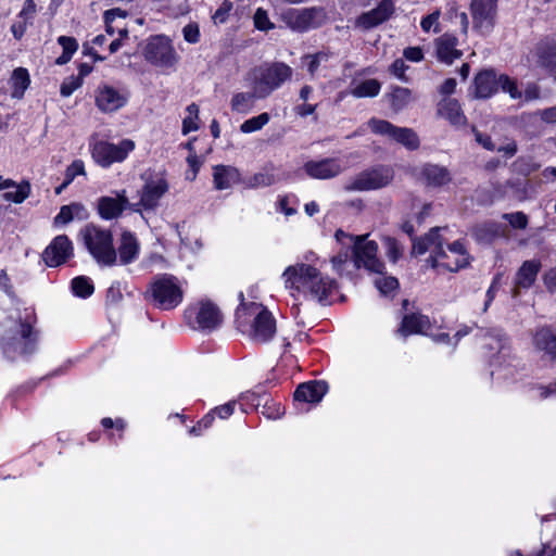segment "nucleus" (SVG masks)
<instances>
[{"instance_id":"1","label":"nucleus","mask_w":556,"mask_h":556,"mask_svg":"<svg viewBox=\"0 0 556 556\" xmlns=\"http://www.w3.org/2000/svg\"><path fill=\"white\" fill-rule=\"evenodd\" d=\"M439 231L440 228L434 227L425 237L414 240L413 253L421 255L429 251L427 263L432 268L442 267L450 271H457L468 266L470 257L465 244L457 240L447 243L444 248L445 241Z\"/></svg>"},{"instance_id":"2","label":"nucleus","mask_w":556,"mask_h":556,"mask_svg":"<svg viewBox=\"0 0 556 556\" xmlns=\"http://www.w3.org/2000/svg\"><path fill=\"white\" fill-rule=\"evenodd\" d=\"M282 279L286 289L290 290L293 296L295 293H302L319 302L325 301L331 294L336 285L334 280L305 263L288 266L282 273Z\"/></svg>"},{"instance_id":"3","label":"nucleus","mask_w":556,"mask_h":556,"mask_svg":"<svg viewBox=\"0 0 556 556\" xmlns=\"http://www.w3.org/2000/svg\"><path fill=\"white\" fill-rule=\"evenodd\" d=\"M238 329L255 343H266L276 333V320L271 313L257 303L243 304L237 309Z\"/></svg>"},{"instance_id":"4","label":"nucleus","mask_w":556,"mask_h":556,"mask_svg":"<svg viewBox=\"0 0 556 556\" xmlns=\"http://www.w3.org/2000/svg\"><path fill=\"white\" fill-rule=\"evenodd\" d=\"M146 294L152 305L161 311H172L184 300V290L178 278L168 274L155 276Z\"/></svg>"},{"instance_id":"5","label":"nucleus","mask_w":556,"mask_h":556,"mask_svg":"<svg viewBox=\"0 0 556 556\" xmlns=\"http://www.w3.org/2000/svg\"><path fill=\"white\" fill-rule=\"evenodd\" d=\"M85 247L93 258L101 265L112 266L116 263L117 253L110 230L94 224H88L79 231Z\"/></svg>"},{"instance_id":"6","label":"nucleus","mask_w":556,"mask_h":556,"mask_svg":"<svg viewBox=\"0 0 556 556\" xmlns=\"http://www.w3.org/2000/svg\"><path fill=\"white\" fill-rule=\"evenodd\" d=\"M185 319L192 329L201 331H213L223 323V314L218 306L210 300H202L199 303L186 308Z\"/></svg>"},{"instance_id":"7","label":"nucleus","mask_w":556,"mask_h":556,"mask_svg":"<svg viewBox=\"0 0 556 556\" xmlns=\"http://www.w3.org/2000/svg\"><path fill=\"white\" fill-rule=\"evenodd\" d=\"M136 148L131 139H123L118 143L97 140L90 146L93 161L101 167L108 168L114 163L124 162Z\"/></svg>"},{"instance_id":"8","label":"nucleus","mask_w":556,"mask_h":556,"mask_svg":"<svg viewBox=\"0 0 556 556\" xmlns=\"http://www.w3.org/2000/svg\"><path fill=\"white\" fill-rule=\"evenodd\" d=\"M292 68L282 62H275L260 67L255 76V90L258 99L268 97L274 90L278 89L285 81L291 79Z\"/></svg>"},{"instance_id":"9","label":"nucleus","mask_w":556,"mask_h":556,"mask_svg":"<svg viewBox=\"0 0 556 556\" xmlns=\"http://www.w3.org/2000/svg\"><path fill=\"white\" fill-rule=\"evenodd\" d=\"M394 179L391 166L378 165L357 174L345 186L348 192L377 190L389 186Z\"/></svg>"},{"instance_id":"10","label":"nucleus","mask_w":556,"mask_h":556,"mask_svg":"<svg viewBox=\"0 0 556 556\" xmlns=\"http://www.w3.org/2000/svg\"><path fill=\"white\" fill-rule=\"evenodd\" d=\"M143 56L149 63L160 67H172L178 60L172 41L162 35L150 37L147 40Z\"/></svg>"},{"instance_id":"11","label":"nucleus","mask_w":556,"mask_h":556,"mask_svg":"<svg viewBox=\"0 0 556 556\" xmlns=\"http://www.w3.org/2000/svg\"><path fill=\"white\" fill-rule=\"evenodd\" d=\"M281 20L292 30L303 33L319 27L326 14L320 8L288 9L281 14Z\"/></svg>"},{"instance_id":"12","label":"nucleus","mask_w":556,"mask_h":556,"mask_svg":"<svg viewBox=\"0 0 556 556\" xmlns=\"http://www.w3.org/2000/svg\"><path fill=\"white\" fill-rule=\"evenodd\" d=\"M368 126L374 134L386 136L408 150H416L419 147V138L412 128L397 127L388 121L376 117L368 121Z\"/></svg>"},{"instance_id":"13","label":"nucleus","mask_w":556,"mask_h":556,"mask_svg":"<svg viewBox=\"0 0 556 556\" xmlns=\"http://www.w3.org/2000/svg\"><path fill=\"white\" fill-rule=\"evenodd\" d=\"M128 100L125 90L117 89L106 83L100 84L94 90V102L103 113H112L122 109Z\"/></svg>"},{"instance_id":"14","label":"nucleus","mask_w":556,"mask_h":556,"mask_svg":"<svg viewBox=\"0 0 556 556\" xmlns=\"http://www.w3.org/2000/svg\"><path fill=\"white\" fill-rule=\"evenodd\" d=\"M378 244L375 241H365L363 237H356L353 254L356 267L364 266L371 273L381 274L383 264L377 258Z\"/></svg>"},{"instance_id":"15","label":"nucleus","mask_w":556,"mask_h":556,"mask_svg":"<svg viewBox=\"0 0 556 556\" xmlns=\"http://www.w3.org/2000/svg\"><path fill=\"white\" fill-rule=\"evenodd\" d=\"M73 255V245L67 236L55 237L42 252V260L49 267L65 263Z\"/></svg>"},{"instance_id":"16","label":"nucleus","mask_w":556,"mask_h":556,"mask_svg":"<svg viewBox=\"0 0 556 556\" xmlns=\"http://www.w3.org/2000/svg\"><path fill=\"white\" fill-rule=\"evenodd\" d=\"M168 184L162 176H155L147 180L140 195V202L132 206L134 211H138L136 206H142L144 210H153L157 206L160 199L167 192Z\"/></svg>"},{"instance_id":"17","label":"nucleus","mask_w":556,"mask_h":556,"mask_svg":"<svg viewBox=\"0 0 556 556\" xmlns=\"http://www.w3.org/2000/svg\"><path fill=\"white\" fill-rule=\"evenodd\" d=\"M303 169L313 179H331L339 176L344 170V166L339 159L327 157L318 161H307Z\"/></svg>"},{"instance_id":"18","label":"nucleus","mask_w":556,"mask_h":556,"mask_svg":"<svg viewBox=\"0 0 556 556\" xmlns=\"http://www.w3.org/2000/svg\"><path fill=\"white\" fill-rule=\"evenodd\" d=\"M394 13L392 0H381L377 8L361 14L355 25L362 29L374 28L390 18Z\"/></svg>"},{"instance_id":"19","label":"nucleus","mask_w":556,"mask_h":556,"mask_svg":"<svg viewBox=\"0 0 556 556\" xmlns=\"http://www.w3.org/2000/svg\"><path fill=\"white\" fill-rule=\"evenodd\" d=\"M131 206L127 197L126 191L122 190L116 192V197H101L98 200V213L103 219H115L118 218L124 210Z\"/></svg>"},{"instance_id":"20","label":"nucleus","mask_w":556,"mask_h":556,"mask_svg":"<svg viewBox=\"0 0 556 556\" xmlns=\"http://www.w3.org/2000/svg\"><path fill=\"white\" fill-rule=\"evenodd\" d=\"M470 10L476 27L490 30L496 15V0H472Z\"/></svg>"},{"instance_id":"21","label":"nucleus","mask_w":556,"mask_h":556,"mask_svg":"<svg viewBox=\"0 0 556 556\" xmlns=\"http://www.w3.org/2000/svg\"><path fill=\"white\" fill-rule=\"evenodd\" d=\"M418 179L427 187L439 188L450 184L452 175L444 166L427 163L420 168Z\"/></svg>"},{"instance_id":"22","label":"nucleus","mask_w":556,"mask_h":556,"mask_svg":"<svg viewBox=\"0 0 556 556\" xmlns=\"http://www.w3.org/2000/svg\"><path fill=\"white\" fill-rule=\"evenodd\" d=\"M435 54L440 62L451 64L454 60L462 56V51L457 49L458 39L452 34H443L434 40Z\"/></svg>"},{"instance_id":"23","label":"nucleus","mask_w":556,"mask_h":556,"mask_svg":"<svg viewBox=\"0 0 556 556\" xmlns=\"http://www.w3.org/2000/svg\"><path fill=\"white\" fill-rule=\"evenodd\" d=\"M328 391V384L325 381H309L301 383L295 392L294 400L305 403H318Z\"/></svg>"},{"instance_id":"24","label":"nucleus","mask_w":556,"mask_h":556,"mask_svg":"<svg viewBox=\"0 0 556 556\" xmlns=\"http://www.w3.org/2000/svg\"><path fill=\"white\" fill-rule=\"evenodd\" d=\"M431 329V323L428 316L422 314H406L399 328V333L403 337L409 334H424Z\"/></svg>"},{"instance_id":"25","label":"nucleus","mask_w":556,"mask_h":556,"mask_svg":"<svg viewBox=\"0 0 556 556\" xmlns=\"http://www.w3.org/2000/svg\"><path fill=\"white\" fill-rule=\"evenodd\" d=\"M535 65L547 70L556 77V46L548 42H540L533 54Z\"/></svg>"},{"instance_id":"26","label":"nucleus","mask_w":556,"mask_h":556,"mask_svg":"<svg viewBox=\"0 0 556 556\" xmlns=\"http://www.w3.org/2000/svg\"><path fill=\"white\" fill-rule=\"evenodd\" d=\"M541 269V263L536 260L525 261L515 277V295L517 289H529L535 281Z\"/></svg>"},{"instance_id":"27","label":"nucleus","mask_w":556,"mask_h":556,"mask_svg":"<svg viewBox=\"0 0 556 556\" xmlns=\"http://www.w3.org/2000/svg\"><path fill=\"white\" fill-rule=\"evenodd\" d=\"M533 345L549 359H556V334L547 327L540 328L533 334Z\"/></svg>"},{"instance_id":"28","label":"nucleus","mask_w":556,"mask_h":556,"mask_svg":"<svg viewBox=\"0 0 556 556\" xmlns=\"http://www.w3.org/2000/svg\"><path fill=\"white\" fill-rule=\"evenodd\" d=\"M438 114L455 127L464 126L467 122L459 103L454 99H443L438 104Z\"/></svg>"},{"instance_id":"29","label":"nucleus","mask_w":556,"mask_h":556,"mask_svg":"<svg viewBox=\"0 0 556 556\" xmlns=\"http://www.w3.org/2000/svg\"><path fill=\"white\" fill-rule=\"evenodd\" d=\"M498 87V78L494 71L485 70L475 77V91L478 98H489L496 92Z\"/></svg>"},{"instance_id":"30","label":"nucleus","mask_w":556,"mask_h":556,"mask_svg":"<svg viewBox=\"0 0 556 556\" xmlns=\"http://www.w3.org/2000/svg\"><path fill=\"white\" fill-rule=\"evenodd\" d=\"M239 170L236 167L227 165H215L213 167V181L217 190L231 188L239 181Z\"/></svg>"},{"instance_id":"31","label":"nucleus","mask_w":556,"mask_h":556,"mask_svg":"<svg viewBox=\"0 0 556 556\" xmlns=\"http://www.w3.org/2000/svg\"><path fill=\"white\" fill-rule=\"evenodd\" d=\"M117 252L122 264L126 265L134 262L139 253V243L137 238L131 232H123Z\"/></svg>"},{"instance_id":"32","label":"nucleus","mask_w":556,"mask_h":556,"mask_svg":"<svg viewBox=\"0 0 556 556\" xmlns=\"http://www.w3.org/2000/svg\"><path fill=\"white\" fill-rule=\"evenodd\" d=\"M74 217H86V208L80 203H71L63 205L59 214L54 217L55 225H66L74 219Z\"/></svg>"},{"instance_id":"33","label":"nucleus","mask_w":556,"mask_h":556,"mask_svg":"<svg viewBox=\"0 0 556 556\" xmlns=\"http://www.w3.org/2000/svg\"><path fill=\"white\" fill-rule=\"evenodd\" d=\"M381 89V84L375 79H366L353 87L350 93L355 98L376 97Z\"/></svg>"},{"instance_id":"34","label":"nucleus","mask_w":556,"mask_h":556,"mask_svg":"<svg viewBox=\"0 0 556 556\" xmlns=\"http://www.w3.org/2000/svg\"><path fill=\"white\" fill-rule=\"evenodd\" d=\"M258 98L255 86L252 92H239L231 99V109L238 113H248L254 105V99Z\"/></svg>"},{"instance_id":"35","label":"nucleus","mask_w":556,"mask_h":556,"mask_svg":"<svg viewBox=\"0 0 556 556\" xmlns=\"http://www.w3.org/2000/svg\"><path fill=\"white\" fill-rule=\"evenodd\" d=\"M30 79L27 70L23 67L15 68L11 76V84L13 87L12 96L15 98H22L24 91L29 86Z\"/></svg>"},{"instance_id":"36","label":"nucleus","mask_w":556,"mask_h":556,"mask_svg":"<svg viewBox=\"0 0 556 556\" xmlns=\"http://www.w3.org/2000/svg\"><path fill=\"white\" fill-rule=\"evenodd\" d=\"M391 108L401 111L413 100L412 91L404 87H394L389 94Z\"/></svg>"},{"instance_id":"37","label":"nucleus","mask_w":556,"mask_h":556,"mask_svg":"<svg viewBox=\"0 0 556 556\" xmlns=\"http://www.w3.org/2000/svg\"><path fill=\"white\" fill-rule=\"evenodd\" d=\"M270 119L268 113H262L250 119H247L240 125V130L244 134H250L262 129Z\"/></svg>"},{"instance_id":"38","label":"nucleus","mask_w":556,"mask_h":556,"mask_svg":"<svg viewBox=\"0 0 556 556\" xmlns=\"http://www.w3.org/2000/svg\"><path fill=\"white\" fill-rule=\"evenodd\" d=\"M73 292L80 296L87 298L93 293V286L89 278L79 276L72 280Z\"/></svg>"},{"instance_id":"39","label":"nucleus","mask_w":556,"mask_h":556,"mask_svg":"<svg viewBox=\"0 0 556 556\" xmlns=\"http://www.w3.org/2000/svg\"><path fill=\"white\" fill-rule=\"evenodd\" d=\"M329 59V54L327 52L320 51L315 54H307L302 58V61L306 64L308 73L313 76L317 72L320 63L323 61H327Z\"/></svg>"},{"instance_id":"40","label":"nucleus","mask_w":556,"mask_h":556,"mask_svg":"<svg viewBox=\"0 0 556 556\" xmlns=\"http://www.w3.org/2000/svg\"><path fill=\"white\" fill-rule=\"evenodd\" d=\"M29 193L30 185L29 182L25 181L15 186L14 191L5 192L4 198L15 203H22L29 195Z\"/></svg>"},{"instance_id":"41","label":"nucleus","mask_w":556,"mask_h":556,"mask_svg":"<svg viewBox=\"0 0 556 556\" xmlns=\"http://www.w3.org/2000/svg\"><path fill=\"white\" fill-rule=\"evenodd\" d=\"M275 182V177L269 173H257L254 174L247 180V186L249 188H258V187H267Z\"/></svg>"},{"instance_id":"42","label":"nucleus","mask_w":556,"mask_h":556,"mask_svg":"<svg viewBox=\"0 0 556 556\" xmlns=\"http://www.w3.org/2000/svg\"><path fill=\"white\" fill-rule=\"evenodd\" d=\"M375 286L387 295L399 287V281L394 277L380 276L375 279Z\"/></svg>"},{"instance_id":"43","label":"nucleus","mask_w":556,"mask_h":556,"mask_svg":"<svg viewBox=\"0 0 556 556\" xmlns=\"http://www.w3.org/2000/svg\"><path fill=\"white\" fill-rule=\"evenodd\" d=\"M498 86H501L503 91L508 92L513 99H519L522 96L518 90L516 81L506 75L498 77Z\"/></svg>"},{"instance_id":"44","label":"nucleus","mask_w":556,"mask_h":556,"mask_svg":"<svg viewBox=\"0 0 556 556\" xmlns=\"http://www.w3.org/2000/svg\"><path fill=\"white\" fill-rule=\"evenodd\" d=\"M503 218L515 229H526L528 226V216L522 212L504 214Z\"/></svg>"},{"instance_id":"45","label":"nucleus","mask_w":556,"mask_h":556,"mask_svg":"<svg viewBox=\"0 0 556 556\" xmlns=\"http://www.w3.org/2000/svg\"><path fill=\"white\" fill-rule=\"evenodd\" d=\"M81 77L72 75L64 79L61 85L60 92L63 97H70L76 89L81 86Z\"/></svg>"},{"instance_id":"46","label":"nucleus","mask_w":556,"mask_h":556,"mask_svg":"<svg viewBox=\"0 0 556 556\" xmlns=\"http://www.w3.org/2000/svg\"><path fill=\"white\" fill-rule=\"evenodd\" d=\"M78 175H86L85 165L81 160H75L65 169L66 184H71Z\"/></svg>"},{"instance_id":"47","label":"nucleus","mask_w":556,"mask_h":556,"mask_svg":"<svg viewBox=\"0 0 556 556\" xmlns=\"http://www.w3.org/2000/svg\"><path fill=\"white\" fill-rule=\"evenodd\" d=\"M231 10L232 2L225 0L212 16L214 24H224L227 21Z\"/></svg>"},{"instance_id":"48","label":"nucleus","mask_w":556,"mask_h":556,"mask_svg":"<svg viewBox=\"0 0 556 556\" xmlns=\"http://www.w3.org/2000/svg\"><path fill=\"white\" fill-rule=\"evenodd\" d=\"M255 27L260 30H269L274 28V24L270 23L267 12L263 9H257L254 14Z\"/></svg>"},{"instance_id":"49","label":"nucleus","mask_w":556,"mask_h":556,"mask_svg":"<svg viewBox=\"0 0 556 556\" xmlns=\"http://www.w3.org/2000/svg\"><path fill=\"white\" fill-rule=\"evenodd\" d=\"M182 35L187 42L197 43L200 40V29L197 23H189L182 28Z\"/></svg>"},{"instance_id":"50","label":"nucleus","mask_w":556,"mask_h":556,"mask_svg":"<svg viewBox=\"0 0 556 556\" xmlns=\"http://www.w3.org/2000/svg\"><path fill=\"white\" fill-rule=\"evenodd\" d=\"M20 334L23 339L27 340V343L25 344L23 353L31 352L33 346H29V344L36 340V338L31 339V336L34 334V329H33L31 325L27 324V323H21L20 324Z\"/></svg>"},{"instance_id":"51","label":"nucleus","mask_w":556,"mask_h":556,"mask_svg":"<svg viewBox=\"0 0 556 556\" xmlns=\"http://www.w3.org/2000/svg\"><path fill=\"white\" fill-rule=\"evenodd\" d=\"M439 17H440V11H435L427 16H425L421 20L420 26L424 31L429 33L430 29L434 26V33H438V26H439Z\"/></svg>"},{"instance_id":"52","label":"nucleus","mask_w":556,"mask_h":556,"mask_svg":"<svg viewBox=\"0 0 556 556\" xmlns=\"http://www.w3.org/2000/svg\"><path fill=\"white\" fill-rule=\"evenodd\" d=\"M187 163L191 169V174L189 172H187L186 178L189 180H194L197 177V174L202 165V162L200 161L197 153L193 152V153H189V155L187 157Z\"/></svg>"},{"instance_id":"53","label":"nucleus","mask_w":556,"mask_h":556,"mask_svg":"<svg viewBox=\"0 0 556 556\" xmlns=\"http://www.w3.org/2000/svg\"><path fill=\"white\" fill-rule=\"evenodd\" d=\"M58 42L66 53L74 54L78 49L77 40L74 37L60 36Z\"/></svg>"},{"instance_id":"54","label":"nucleus","mask_w":556,"mask_h":556,"mask_svg":"<svg viewBox=\"0 0 556 556\" xmlns=\"http://www.w3.org/2000/svg\"><path fill=\"white\" fill-rule=\"evenodd\" d=\"M408 66L402 59H396L390 66V72L403 81H407L408 78L405 76V71Z\"/></svg>"},{"instance_id":"55","label":"nucleus","mask_w":556,"mask_h":556,"mask_svg":"<svg viewBox=\"0 0 556 556\" xmlns=\"http://www.w3.org/2000/svg\"><path fill=\"white\" fill-rule=\"evenodd\" d=\"M403 55L410 62H420L424 59V51L420 47H408L404 49Z\"/></svg>"},{"instance_id":"56","label":"nucleus","mask_w":556,"mask_h":556,"mask_svg":"<svg viewBox=\"0 0 556 556\" xmlns=\"http://www.w3.org/2000/svg\"><path fill=\"white\" fill-rule=\"evenodd\" d=\"M543 281L548 292L556 293V267L544 274Z\"/></svg>"},{"instance_id":"57","label":"nucleus","mask_w":556,"mask_h":556,"mask_svg":"<svg viewBox=\"0 0 556 556\" xmlns=\"http://www.w3.org/2000/svg\"><path fill=\"white\" fill-rule=\"evenodd\" d=\"M116 15H123L122 11L119 9H113L110 11H106L104 14L105 25H106V33L110 36H113L115 34V29L112 26V23Z\"/></svg>"},{"instance_id":"58","label":"nucleus","mask_w":556,"mask_h":556,"mask_svg":"<svg viewBox=\"0 0 556 556\" xmlns=\"http://www.w3.org/2000/svg\"><path fill=\"white\" fill-rule=\"evenodd\" d=\"M235 407H236V402L231 401V402H228L224 405L216 407L212 412L214 415L217 414L220 418H227L230 415H232Z\"/></svg>"},{"instance_id":"59","label":"nucleus","mask_w":556,"mask_h":556,"mask_svg":"<svg viewBox=\"0 0 556 556\" xmlns=\"http://www.w3.org/2000/svg\"><path fill=\"white\" fill-rule=\"evenodd\" d=\"M36 13V3L34 0H26L24 2L23 9L20 12L18 16L26 21L27 18H31Z\"/></svg>"},{"instance_id":"60","label":"nucleus","mask_w":556,"mask_h":556,"mask_svg":"<svg viewBox=\"0 0 556 556\" xmlns=\"http://www.w3.org/2000/svg\"><path fill=\"white\" fill-rule=\"evenodd\" d=\"M540 118L548 124L556 123V105L552 108H547L538 112Z\"/></svg>"},{"instance_id":"61","label":"nucleus","mask_w":556,"mask_h":556,"mask_svg":"<svg viewBox=\"0 0 556 556\" xmlns=\"http://www.w3.org/2000/svg\"><path fill=\"white\" fill-rule=\"evenodd\" d=\"M475 135H476V140L486 150H490V151H493L495 150V146L494 143L492 142V139L490 136L488 135H482L481 132L479 131H475Z\"/></svg>"},{"instance_id":"62","label":"nucleus","mask_w":556,"mask_h":556,"mask_svg":"<svg viewBox=\"0 0 556 556\" xmlns=\"http://www.w3.org/2000/svg\"><path fill=\"white\" fill-rule=\"evenodd\" d=\"M540 98V88L535 84H529L525 89V100L532 101Z\"/></svg>"},{"instance_id":"63","label":"nucleus","mask_w":556,"mask_h":556,"mask_svg":"<svg viewBox=\"0 0 556 556\" xmlns=\"http://www.w3.org/2000/svg\"><path fill=\"white\" fill-rule=\"evenodd\" d=\"M195 119L194 117H191V116H187L184 118L182 121V132L185 135L191 132V131H195L198 130L199 126L198 124L195 123Z\"/></svg>"},{"instance_id":"64","label":"nucleus","mask_w":556,"mask_h":556,"mask_svg":"<svg viewBox=\"0 0 556 556\" xmlns=\"http://www.w3.org/2000/svg\"><path fill=\"white\" fill-rule=\"evenodd\" d=\"M540 396L542 399H546L552 395H556V381L549 383L548 386H540Z\"/></svg>"}]
</instances>
